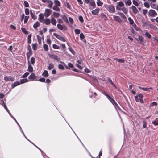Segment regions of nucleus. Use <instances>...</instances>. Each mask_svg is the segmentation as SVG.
<instances>
[{"label":"nucleus","instance_id":"nucleus-49","mask_svg":"<svg viewBox=\"0 0 158 158\" xmlns=\"http://www.w3.org/2000/svg\"><path fill=\"white\" fill-rule=\"evenodd\" d=\"M97 5L99 6H101L103 4V3L100 0H97Z\"/></svg>","mask_w":158,"mask_h":158},{"label":"nucleus","instance_id":"nucleus-53","mask_svg":"<svg viewBox=\"0 0 158 158\" xmlns=\"http://www.w3.org/2000/svg\"><path fill=\"white\" fill-rule=\"evenodd\" d=\"M37 44H33L32 45V48L33 50H35L36 49V47L37 45Z\"/></svg>","mask_w":158,"mask_h":158},{"label":"nucleus","instance_id":"nucleus-41","mask_svg":"<svg viewBox=\"0 0 158 158\" xmlns=\"http://www.w3.org/2000/svg\"><path fill=\"white\" fill-rule=\"evenodd\" d=\"M128 20L129 22V23L130 24H132L134 23V22L132 19L130 17H129L128 18Z\"/></svg>","mask_w":158,"mask_h":158},{"label":"nucleus","instance_id":"nucleus-42","mask_svg":"<svg viewBox=\"0 0 158 158\" xmlns=\"http://www.w3.org/2000/svg\"><path fill=\"white\" fill-rule=\"evenodd\" d=\"M44 15L42 14H40L39 15V20L41 22V20H42L44 18Z\"/></svg>","mask_w":158,"mask_h":158},{"label":"nucleus","instance_id":"nucleus-27","mask_svg":"<svg viewBox=\"0 0 158 158\" xmlns=\"http://www.w3.org/2000/svg\"><path fill=\"white\" fill-rule=\"evenodd\" d=\"M48 71L47 70H44L43 73L42 74V75L45 77H48Z\"/></svg>","mask_w":158,"mask_h":158},{"label":"nucleus","instance_id":"nucleus-13","mask_svg":"<svg viewBox=\"0 0 158 158\" xmlns=\"http://www.w3.org/2000/svg\"><path fill=\"white\" fill-rule=\"evenodd\" d=\"M135 39L136 40L141 43L143 42L144 41V38L142 36H139L138 39L135 38Z\"/></svg>","mask_w":158,"mask_h":158},{"label":"nucleus","instance_id":"nucleus-52","mask_svg":"<svg viewBox=\"0 0 158 158\" xmlns=\"http://www.w3.org/2000/svg\"><path fill=\"white\" fill-rule=\"evenodd\" d=\"M69 50L71 52L72 54L74 55L75 54L74 51L72 49V48L71 47H69L68 48Z\"/></svg>","mask_w":158,"mask_h":158},{"label":"nucleus","instance_id":"nucleus-20","mask_svg":"<svg viewBox=\"0 0 158 158\" xmlns=\"http://www.w3.org/2000/svg\"><path fill=\"white\" fill-rule=\"evenodd\" d=\"M101 16L102 19H103L105 21L106 20L108 19L106 16L103 13H101Z\"/></svg>","mask_w":158,"mask_h":158},{"label":"nucleus","instance_id":"nucleus-54","mask_svg":"<svg viewBox=\"0 0 158 158\" xmlns=\"http://www.w3.org/2000/svg\"><path fill=\"white\" fill-rule=\"evenodd\" d=\"M143 127L144 128H147V123L145 121H143Z\"/></svg>","mask_w":158,"mask_h":158},{"label":"nucleus","instance_id":"nucleus-59","mask_svg":"<svg viewBox=\"0 0 158 158\" xmlns=\"http://www.w3.org/2000/svg\"><path fill=\"white\" fill-rule=\"evenodd\" d=\"M25 13L27 15H28L29 14V10L28 8H26L25 10Z\"/></svg>","mask_w":158,"mask_h":158},{"label":"nucleus","instance_id":"nucleus-4","mask_svg":"<svg viewBox=\"0 0 158 158\" xmlns=\"http://www.w3.org/2000/svg\"><path fill=\"white\" fill-rule=\"evenodd\" d=\"M148 15L152 17H154L157 15V13L153 10L151 9L148 12Z\"/></svg>","mask_w":158,"mask_h":158},{"label":"nucleus","instance_id":"nucleus-50","mask_svg":"<svg viewBox=\"0 0 158 158\" xmlns=\"http://www.w3.org/2000/svg\"><path fill=\"white\" fill-rule=\"evenodd\" d=\"M52 47L54 49H60L59 46L56 44H53L52 45Z\"/></svg>","mask_w":158,"mask_h":158},{"label":"nucleus","instance_id":"nucleus-24","mask_svg":"<svg viewBox=\"0 0 158 158\" xmlns=\"http://www.w3.org/2000/svg\"><path fill=\"white\" fill-rule=\"evenodd\" d=\"M119 15H120L121 17L124 20L125 22L127 21V18L125 15L123 13L120 12L119 13Z\"/></svg>","mask_w":158,"mask_h":158},{"label":"nucleus","instance_id":"nucleus-44","mask_svg":"<svg viewBox=\"0 0 158 158\" xmlns=\"http://www.w3.org/2000/svg\"><path fill=\"white\" fill-rule=\"evenodd\" d=\"M150 27L151 29H154L155 30H157L158 29L157 27L156 26L152 24H151L150 25Z\"/></svg>","mask_w":158,"mask_h":158},{"label":"nucleus","instance_id":"nucleus-25","mask_svg":"<svg viewBox=\"0 0 158 158\" xmlns=\"http://www.w3.org/2000/svg\"><path fill=\"white\" fill-rule=\"evenodd\" d=\"M30 72H32L33 71V68L28 62V66L27 70Z\"/></svg>","mask_w":158,"mask_h":158},{"label":"nucleus","instance_id":"nucleus-63","mask_svg":"<svg viewBox=\"0 0 158 158\" xmlns=\"http://www.w3.org/2000/svg\"><path fill=\"white\" fill-rule=\"evenodd\" d=\"M144 5L147 8H149L150 7L149 4L147 2H144Z\"/></svg>","mask_w":158,"mask_h":158},{"label":"nucleus","instance_id":"nucleus-32","mask_svg":"<svg viewBox=\"0 0 158 158\" xmlns=\"http://www.w3.org/2000/svg\"><path fill=\"white\" fill-rule=\"evenodd\" d=\"M31 35H29L27 37V43L28 44H30L31 43Z\"/></svg>","mask_w":158,"mask_h":158},{"label":"nucleus","instance_id":"nucleus-35","mask_svg":"<svg viewBox=\"0 0 158 158\" xmlns=\"http://www.w3.org/2000/svg\"><path fill=\"white\" fill-rule=\"evenodd\" d=\"M80 40H83V41L84 42H86V40H83L84 38L85 37V36H84V34L82 33H80Z\"/></svg>","mask_w":158,"mask_h":158},{"label":"nucleus","instance_id":"nucleus-12","mask_svg":"<svg viewBox=\"0 0 158 158\" xmlns=\"http://www.w3.org/2000/svg\"><path fill=\"white\" fill-rule=\"evenodd\" d=\"M51 21L52 24L56 25V20L54 19V18L53 17V15H52L51 16Z\"/></svg>","mask_w":158,"mask_h":158},{"label":"nucleus","instance_id":"nucleus-14","mask_svg":"<svg viewBox=\"0 0 158 158\" xmlns=\"http://www.w3.org/2000/svg\"><path fill=\"white\" fill-rule=\"evenodd\" d=\"M20 84V82L19 81L14 82V83H13L11 85V88L13 89L15 87L19 85Z\"/></svg>","mask_w":158,"mask_h":158},{"label":"nucleus","instance_id":"nucleus-18","mask_svg":"<svg viewBox=\"0 0 158 158\" xmlns=\"http://www.w3.org/2000/svg\"><path fill=\"white\" fill-rule=\"evenodd\" d=\"M36 77L34 73H32L29 77L28 78L30 79L34 80L35 79Z\"/></svg>","mask_w":158,"mask_h":158},{"label":"nucleus","instance_id":"nucleus-6","mask_svg":"<svg viewBox=\"0 0 158 158\" xmlns=\"http://www.w3.org/2000/svg\"><path fill=\"white\" fill-rule=\"evenodd\" d=\"M53 35L54 36L59 40H60L63 42H65L66 41L64 38L63 37H61L60 35L56 33H54Z\"/></svg>","mask_w":158,"mask_h":158},{"label":"nucleus","instance_id":"nucleus-48","mask_svg":"<svg viewBox=\"0 0 158 158\" xmlns=\"http://www.w3.org/2000/svg\"><path fill=\"white\" fill-rule=\"evenodd\" d=\"M29 16H26L25 17L24 20V23H26L28 21V19L29 18Z\"/></svg>","mask_w":158,"mask_h":158},{"label":"nucleus","instance_id":"nucleus-22","mask_svg":"<svg viewBox=\"0 0 158 158\" xmlns=\"http://www.w3.org/2000/svg\"><path fill=\"white\" fill-rule=\"evenodd\" d=\"M139 88L140 89H141L142 90H143L145 91H148L149 89L152 90V87H150L149 88H146L144 87H142L141 86H139Z\"/></svg>","mask_w":158,"mask_h":158},{"label":"nucleus","instance_id":"nucleus-56","mask_svg":"<svg viewBox=\"0 0 158 158\" xmlns=\"http://www.w3.org/2000/svg\"><path fill=\"white\" fill-rule=\"evenodd\" d=\"M29 74V73L28 72H26L22 76V77L23 78H25L27 77Z\"/></svg>","mask_w":158,"mask_h":158},{"label":"nucleus","instance_id":"nucleus-55","mask_svg":"<svg viewBox=\"0 0 158 158\" xmlns=\"http://www.w3.org/2000/svg\"><path fill=\"white\" fill-rule=\"evenodd\" d=\"M24 5L25 7H29V4L28 2L26 1H24Z\"/></svg>","mask_w":158,"mask_h":158},{"label":"nucleus","instance_id":"nucleus-1","mask_svg":"<svg viewBox=\"0 0 158 158\" xmlns=\"http://www.w3.org/2000/svg\"><path fill=\"white\" fill-rule=\"evenodd\" d=\"M102 93L105 95L108 99L113 104H114L118 108H119V107L117 103L115 102L114 99L112 98L110 95H108L105 91L102 92Z\"/></svg>","mask_w":158,"mask_h":158},{"label":"nucleus","instance_id":"nucleus-7","mask_svg":"<svg viewBox=\"0 0 158 158\" xmlns=\"http://www.w3.org/2000/svg\"><path fill=\"white\" fill-rule=\"evenodd\" d=\"M52 10L48 9H46L45 10V12L44 13V16L46 17H48L51 14Z\"/></svg>","mask_w":158,"mask_h":158},{"label":"nucleus","instance_id":"nucleus-19","mask_svg":"<svg viewBox=\"0 0 158 158\" xmlns=\"http://www.w3.org/2000/svg\"><path fill=\"white\" fill-rule=\"evenodd\" d=\"M1 102L2 103V104H2V105L3 106H4V108L6 109V111L7 112H9V111L3 99L2 100H1Z\"/></svg>","mask_w":158,"mask_h":158},{"label":"nucleus","instance_id":"nucleus-31","mask_svg":"<svg viewBox=\"0 0 158 158\" xmlns=\"http://www.w3.org/2000/svg\"><path fill=\"white\" fill-rule=\"evenodd\" d=\"M64 5L65 6H66L68 9L69 10L70 9L71 6L69 2H65L64 3Z\"/></svg>","mask_w":158,"mask_h":158},{"label":"nucleus","instance_id":"nucleus-39","mask_svg":"<svg viewBox=\"0 0 158 158\" xmlns=\"http://www.w3.org/2000/svg\"><path fill=\"white\" fill-rule=\"evenodd\" d=\"M52 15L53 16V18H57L59 17L60 14L59 13L54 12Z\"/></svg>","mask_w":158,"mask_h":158},{"label":"nucleus","instance_id":"nucleus-29","mask_svg":"<svg viewBox=\"0 0 158 158\" xmlns=\"http://www.w3.org/2000/svg\"><path fill=\"white\" fill-rule=\"evenodd\" d=\"M20 84H23L24 83L27 82L28 81V79L26 78L21 79L20 80Z\"/></svg>","mask_w":158,"mask_h":158},{"label":"nucleus","instance_id":"nucleus-3","mask_svg":"<svg viewBox=\"0 0 158 158\" xmlns=\"http://www.w3.org/2000/svg\"><path fill=\"white\" fill-rule=\"evenodd\" d=\"M85 2L88 4H89V5L94 8L96 7V4L94 1V0H84Z\"/></svg>","mask_w":158,"mask_h":158},{"label":"nucleus","instance_id":"nucleus-34","mask_svg":"<svg viewBox=\"0 0 158 158\" xmlns=\"http://www.w3.org/2000/svg\"><path fill=\"white\" fill-rule=\"evenodd\" d=\"M108 80L109 82L112 85H113L114 87H115L117 89V87L113 83V82L112 80L110 78H108Z\"/></svg>","mask_w":158,"mask_h":158},{"label":"nucleus","instance_id":"nucleus-15","mask_svg":"<svg viewBox=\"0 0 158 158\" xmlns=\"http://www.w3.org/2000/svg\"><path fill=\"white\" fill-rule=\"evenodd\" d=\"M99 9H96L92 11V14L94 15H97L99 13Z\"/></svg>","mask_w":158,"mask_h":158},{"label":"nucleus","instance_id":"nucleus-23","mask_svg":"<svg viewBox=\"0 0 158 158\" xmlns=\"http://www.w3.org/2000/svg\"><path fill=\"white\" fill-rule=\"evenodd\" d=\"M40 23L38 21H37L34 24L33 27L35 29H36L38 27L40 26Z\"/></svg>","mask_w":158,"mask_h":158},{"label":"nucleus","instance_id":"nucleus-37","mask_svg":"<svg viewBox=\"0 0 158 158\" xmlns=\"http://www.w3.org/2000/svg\"><path fill=\"white\" fill-rule=\"evenodd\" d=\"M43 48H44V50L46 51H48V50L49 49L48 46L46 44H44Z\"/></svg>","mask_w":158,"mask_h":158},{"label":"nucleus","instance_id":"nucleus-8","mask_svg":"<svg viewBox=\"0 0 158 158\" xmlns=\"http://www.w3.org/2000/svg\"><path fill=\"white\" fill-rule=\"evenodd\" d=\"M57 26L58 28L61 30H62L63 29L65 30H66L67 29V27L65 25H62L60 24H57Z\"/></svg>","mask_w":158,"mask_h":158},{"label":"nucleus","instance_id":"nucleus-51","mask_svg":"<svg viewBox=\"0 0 158 158\" xmlns=\"http://www.w3.org/2000/svg\"><path fill=\"white\" fill-rule=\"evenodd\" d=\"M145 35L148 38L150 39L151 37V35L147 31L145 32Z\"/></svg>","mask_w":158,"mask_h":158},{"label":"nucleus","instance_id":"nucleus-28","mask_svg":"<svg viewBox=\"0 0 158 158\" xmlns=\"http://www.w3.org/2000/svg\"><path fill=\"white\" fill-rule=\"evenodd\" d=\"M50 22L51 20L47 18L44 20V23L47 25H49L50 23Z\"/></svg>","mask_w":158,"mask_h":158},{"label":"nucleus","instance_id":"nucleus-17","mask_svg":"<svg viewBox=\"0 0 158 158\" xmlns=\"http://www.w3.org/2000/svg\"><path fill=\"white\" fill-rule=\"evenodd\" d=\"M131 8L133 13L135 14H136L138 12V10L134 6H131Z\"/></svg>","mask_w":158,"mask_h":158},{"label":"nucleus","instance_id":"nucleus-60","mask_svg":"<svg viewBox=\"0 0 158 158\" xmlns=\"http://www.w3.org/2000/svg\"><path fill=\"white\" fill-rule=\"evenodd\" d=\"M152 124L155 126L158 125V120L157 121L154 120L152 122Z\"/></svg>","mask_w":158,"mask_h":158},{"label":"nucleus","instance_id":"nucleus-57","mask_svg":"<svg viewBox=\"0 0 158 158\" xmlns=\"http://www.w3.org/2000/svg\"><path fill=\"white\" fill-rule=\"evenodd\" d=\"M79 20L81 22L83 23L84 22V20L83 17L81 16H80L79 17Z\"/></svg>","mask_w":158,"mask_h":158},{"label":"nucleus","instance_id":"nucleus-10","mask_svg":"<svg viewBox=\"0 0 158 158\" xmlns=\"http://www.w3.org/2000/svg\"><path fill=\"white\" fill-rule=\"evenodd\" d=\"M113 17L114 20L118 23H121L122 22V20L118 16L113 15Z\"/></svg>","mask_w":158,"mask_h":158},{"label":"nucleus","instance_id":"nucleus-47","mask_svg":"<svg viewBox=\"0 0 158 158\" xmlns=\"http://www.w3.org/2000/svg\"><path fill=\"white\" fill-rule=\"evenodd\" d=\"M21 30H22V32L25 34L26 35L28 34V32L27 31L25 28H22Z\"/></svg>","mask_w":158,"mask_h":158},{"label":"nucleus","instance_id":"nucleus-2","mask_svg":"<svg viewBox=\"0 0 158 158\" xmlns=\"http://www.w3.org/2000/svg\"><path fill=\"white\" fill-rule=\"evenodd\" d=\"M104 7L109 12L111 13H114L115 12L114 6L112 5L105 4Z\"/></svg>","mask_w":158,"mask_h":158},{"label":"nucleus","instance_id":"nucleus-61","mask_svg":"<svg viewBox=\"0 0 158 158\" xmlns=\"http://www.w3.org/2000/svg\"><path fill=\"white\" fill-rule=\"evenodd\" d=\"M74 31L75 33L77 34H79L80 33V30L79 29H75Z\"/></svg>","mask_w":158,"mask_h":158},{"label":"nucleus","instance_id":"nucleus-33","mask_svg":"<svg viewBox=\"0 0 158 158\" xmlns=\"http://www.w3.org/2000/svg\"><path fill=\"white\" fill-rule=\"evenodd\" d=\"M55 4V6H60V2L58 0H55L54 1Z\"/></svg>","mask_w":158,"mask_h":158},{"label":"nucleus","instance_id":"nucleus-21","mask_svg":"<svg viewBox=\"0 0 158 158\" xmlns=\"http://www.w3.org/2000/svg\"><path fill=\"white\" fill-rule=\"evenodd\" d=\"M47 3L48 4L47 6L50 8H52L53 4L51 0H49L47 2Z\"/></svg>","mask_w":158,"mask_h":158},{"label":"nucleus","instance_id":"nucleus-30","mask_svg":"<svg viewBox=\"0 0 158 158\" xmlns=\"http://www.w3.org/2000/svg\"><path fill=\"white\" fill-rule=\"evenodd\" d=\"M61 17L62 19L66 23H68V21L67 17L65 15L61 16Z\"/></svg>","mask_w":158,"mask_h":158},{"label":"nucleus","instance_id":"nucleus-45","mask_svg":"<svg viewBox=\"0 0 158 158\" xmlns=\"http://www.w3.org/2000/svg\"><path fill=\"white\" fill-rule=\"evenodd\" d=\"M35 61V59L34 57H32L31 59V64L34 65Z\"/></svg>","mask_w":158,"mask_h":158},{"label":"nucleus","instance_id":"nucleus-38","mask_svg":"<svg viewBox=\"0 0 158 158\" xmlns=\"http://www.w3.org/2000/svg\"><path fill=\"white\" fill-rule=\"evenodd\" d=\"M58 6H54L52 8L54 10L57 11H60V8L58 7Z\"/></svg>","mask_w":158,"mask_h":158},{"label":"nucleus","instance_id":"nucleus-62","mask_svg":"<svg viewBox=\"0 0 158 158\" xmlns=\"http://www.w3.org/2000/svg\"><path fill=\"white\" fill-rule=\"evenodd\" d=\"M58 68L62 70H64V66L60 64H59L58 65Z\"/></svg>","mask_w":158,"mask_h":158},{"label":"nucleus","instance_id":"nucleus-11","mask_svg":"<svg viewBox=\"0 0 158 158\" xmlns=\"http://www.w3.org/2000/svg\"><path fill=\"white\" fill-rule=\"evenodd\" d=\"M49 57L55 60L58 61L59 59L57 56L54 54H49Z\"/></svg>","mask_w":158,"mask_h":158},{"label":"nucleus","instance_id":"nucleus-58","mask_svg":"<svg viewBox=\"0 0 158 158\" xmlns=\"http://www.w3.org/2000/svg\"><path fill=\"white\" fill-rule=\"evenodd\" d=\"M133 4L136 6H139L138 3L135 0H133L132 1Z\"/></svg>","mask_w":158,"mask_h":158},{"label":"nucleus","instance_id":"nucleus-64","mask_svg":"<svg viewBox=\"0 0 158 158\" xmlns=\"http://www.w3.org/2000/svg\"><path fill=\"white\" fill-rule=\"evenodd\" d=\"M69 20L71 24H73V19L71 17L69 18Z\"/></svg>","mask_w":158,"mask_h":158},{"label":"nucleus","instance_id":"nucleus-26","mask_svg":"<svg viewBox=\"0 0 158 158\" xmlns=\"http://www.w3.org/2000/svg\"><path fill=\"white\" fill-rule=\"evenodd\" d=\"M114 60H116L119 63H124L125 62V60L123 59H118L117 58H114Z\"/></svg>","mask_w":158,"mask_h":158},{"label":"nucleus","instance_id":"nucleus-40","mask_svg":"<svg viewBox=\"0 0 158 158\" xmlns=\"http://www.w3.org/2000/svg\"><path fill=\"white\" fill-rule=\"evenodd\" d=\"M54 67V65L53 64H49V66H48V69L49 70L52 69Z\"/></svg>","mask_w":158,"mask_h":158},{"label":"nucleus","instance_id":"nucleus-5","mask_svg":"<svg viewBox=\"0 0 158 158\" xmlns=\"http://www.w3.org/2000/svg\"><path fill=\"white\" fill-rule=\"evenodd\" d=\"M124 6V3L121 1H120L118 3H117V6L116 9L118 10H120L121 8L120 7H123Z\"/></svg>","mask_w":158,"mask_h":158},{"label":"nucleus","instance_id":"nucleus-16","mask_svg":"<svg viewBox=\"0 0 158 158\" xmlns=\"http://www.w3.org/2000/svg\"><path fill=\"white\" fill-rule=\"evenodd\" d=\"M32 51L29 50L28 52H27L26 53L27 55V59L29 60L30 56L32 55Z\"/></svg>","mask_w":158,"mask_h":158},{"label":"nucleus","instance_id":"nucleus-9","mask_svg":"<svg viewBox=\"0 0 158 158\" xmlns=\"http://www.w3.org/2000/svg\"><path fill=\"white\" fill-rule=\"evenodd\" d=\"M4 80L6 81H9L13 82L14 81L15 78L13 77H12L11 76L5 77H4Z\"/></svg>","mask_w":158,"mask_h":158},{"label":"nucleus","instance_id":"nucleus-36","mask_svg":"<svg viewBox=\"0 0 158 158\" xmlns=\"http://www.w3.org/2000/svg\"><path fill=\"white\" fill-rule=\"evenodd\" d=\"M121 10H122L125 14H126L128 12L127 9L124 7H123L121 9Z\"/></svg>","mask_w":158,"mask_h":158},{"label":"nucleus","instance_id":"nucleus-43","mask_svg":"<svg viewBox=\"0 0 158 158\" xmlns=\"http://www.w3.org/2000/svg\"><path fill=\"white\" fill-rule=\"evenodd\" d=\"M30 14L31 15V16L32 18L34 19L35 20L37 19V17L36 16L34 15V14H33L32 11H31Z\"/></svg>","mask_w":158,"mask_h":158},{"label":"nucleus","instance_id":"nucleus-46","mask_svg":"<svg viewBox=\"0 0 158 158\" xmlns=\"http://www.w3.org/2000/svg\"><path fill=\"white\" fill-rule=\"evenodd\" d=\"M132 2L130 0H127L125 2V4L126 5L130 6Z\"/></svg>","mask_w":158,"mask_h":158}]
</instances>
